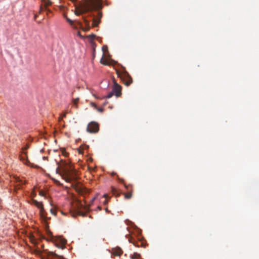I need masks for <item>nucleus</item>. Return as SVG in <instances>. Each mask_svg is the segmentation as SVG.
Returning a JSON list of instances; mask_svg holds the SVG:
<instances>
[{"label":"nucleus","mask_w":259,"mask_h":259,"mask_svg":"<svg viewBox=\"0 0 259 259\" xmlns=\"http://www.w3.org/2000/svg\"><path fill=\"white\" fill-rule=\"evenodd\" d=\"M102 0H84L76 7L74 13L79 16L92 11H98L102 8Z\"/></svg>","instance_id":"obj_1"},{"label":"nucleus","mask_w":259,"mask_h":259,"mask_svg":"<svg viewBox=\"0 0 259 259\" xmlns=\"http://www.w3.org/2000/svg\"><path fill=\"white\" fill-rule=\"evenodd\" d=\"M121 71L116 70V73L123 83L126 86H129L133 82V79L129 73L126 70L125 68L122 66Z\"/></svg>","instance_id":"obj_2"},{"label":"nucleus","mask_w":259,"mask_h":259,"mask_svg":"<svg viewBox=\"0 0 259 259\" xmlns=\"http://www.w3.org/2000/svg\"><path fill=\"white\" fill-rule=\"evenodd\" d=\"M74 171H71L69 169H63L62 170V176L64 180L67 182H71L75 180Z\"/></svg>","instance_id":"obj_3"},{"label":"nucleus","mask_w":259,"mask_h":259,"mask_svg":"<svg viewBox=\"0 0 259 259\" xmlns=\"http://www.w3.org/2000/svg\"><path fill=\"white\" fill-rule=\"evenodd\" d=\"M89 16L93 17V27L98 26L100 23L101 19L102 17V13L101 12H98L97 16H95L94 14H90Z\"/></svg>","instance_id":"obj_4"},{"label":"nucleus","mask_w":259,"mask_h":259,"mask_svg":"<svg viewBox=\"0 0 259 259\" xmlns=\"http://www.w3.org/2000/svg\"><path fill=\"white\" fill-rule=\"evenodd\" d=\"M32 203L36 206L38 208L40 209L39 213L40 215L41 218H44V219H46L45 216V210L43 204L41 202H38L37 200L35 199L32 200Z\"/></svg>","instance_id":"obj_5"},{"label":"nucleus","mask_w":259,"mask_h":259,"mask_svg":"<svg viewBox=\"0 0 259 259\" xmlns=\"http://www.w3.org/2000/svg\"><path fill=\"white\" fill-rule=\"evenodd\" d=\"M32 203L36 206L38 208L40 209L39 213L40 215L41 218H44V219H46L45 216V210L43 204L41 202H38L37 200L35 199L32 200Z\"/></svg>","instance_id":"obj_6"},{"label":"nucleus","mask_w":259,"mask_h":259,"mask_svg":"<svg viewBox=\"0 0 259 259\" xmlns=\"http://www.w3.org/2000/svg\"><path fill=\"white\" fill-rule=\"evenodd\" d=\"M32 203L36 206L38 208L40 209L39 213L40 215L41 218H44V219H46L45 216V210L43 204L41 202H38L37 200L35 199L32 200Z\"/></svg>","instance_id":"obj_7"},{"label":"nucleus","mask_w":259,"mask_h":259,"mask_svg":"<svg viewBox=\"0 0 259 259\" xmlns=\"http://www.w3.org/2000/svg\"><path fill=\"white\" fill-rule=\"evenodd\" d=\"M99 130V124L95 122H91L87 126V131L90 133H96L98 132Z\"/></svg>","instance_id":"obj_8"},{"label":"nucleus","mask_w":259,"mask_h":259,"mask_svg":"<svg viewBox=\"0 0 259 259\" xmlns=\"http://www.w3.org/2000/svg\"><path fill=\"white\" fill-rule=\"evenodd\" d=\"M112 91L117 97H119L121 95V87L114 81Z\"/></svg>","instance_id":"obj_9"},{"label":"nucleus","mask_w":259,"mask_h":259,"mask_svg":"<svg viewBox=\"0 0 259 259\" xmlns=\"http://www.w3.org/2000/svg\"><path fill=\"white\" fill-rule=\"evenodd\" d=\"M128 241L137 247H140L143 244V243L140 241H136L132 237H130L128 238Z\"/></svg>","instance_id":"obj_10"},{"label":"nucleus","mask_w":259,"mask_h":259,"mask_svg":"<svg viewBox=\"0 0 259 259\" xmlns=\"http://www.w3.org/2000/svg\"><path fill=\"white\" fill-rule=\"evenodd\" d=\"M20 160L23 161L24 163H26V161L27 160V154L25 151H23L22 154L20 156Z\"/></svg>","instance_id":"obj_11"},{"label":"nucleus","mask_w":259,"mask_h":259,"mask_svg":"<svg viewBox=\"0 0 259 259\" xmlns=\"http://www.w3.org/2000/svg\"><path fill=\"white\" fill-rule=\"evenodd\" d=\"M122 253V250L118 248H117V249H115L114 251H113V254L114 255H116V256H119V255H120Z\"/></svg>","instance_id":"obj_12"},{"label":"nucleus","mask_w":259,"mask_h":259,"mask_svg":"<svg viewBox=\"0 0 259 259\" xmlns=\"http://www.w3.org/2000/svg\"><path fill=\"white\" fill-rule=\"evenodd\" d=\"M83 21L86 25V26L88 27L87 30H84V31H88L90 29V21L89 20H88L85 17H83Z\"/></svg>","instance_id":"obj_13"},{"label":"nucleus","mask_w":259,"mask_h":259,"mask_svg":"<svg viewBox=\"0 0 259 259\" xmlns=\"http://www.w3.org/2000/svg\"><path fill=\"white\" fill-rule=\"evenodd\" d=\"M132 193H133L132 189H131V190L130 189V191L128 193L124 194V198L125 199H130L132 196Z\"/></svg>","instance_id":"obj_14"},{"label":"nucleus","mask_w":259,"mask_h":259,"mask_svg":"<svg viewBox=\"0 0 259 259\" xmlns=\"http://www.w3.org/2000/svg\"><path fill=\"white\" fill-rule=\"evenodd\" d=\"M100 63L105 65H109L110 64L109 61L107 59L102 58L100 60Z\"/></svg>","instance_id":"obj_15"},{"label":"nucleus","mask_w":259,"mask_h":259,"mask_svg":"<svg viewBox=\"0 0 259 259\" xmlns=\"http://www.w3.org/2000/svg\"><path fill=\"white\" fill-rule=\"evenodd\" d=\"M141 257V255L138 253H134L133 255H131V258L132 259H138Z\"/></svg>","instance_id":"obj_16"},{"label":"nucleus","mask_w":259,"mask_h":259,"mask_svg":"<svg viewBox=\"0 0 259 259\" xmlns=\"http://www.w3.org/2000/svg\"><path fill=\"white\" fill-rule=\"evenodd\" d=\"M78 101H79V98H77L76 99H73L72 100L73 105V106H74L76 108H77V107H78L77 104H78Z\"/></svg>","instance_id":"obj_17"},{"label":"nucleus","mask_w":259,"mask_h":259,"mask_svg":"<svg viewBox=\"0 0 259 259\" xmlns=\"http://www.w3.org/2000/svg\"><path fill=\"white\" fill-rule=\"evenodd\" d=\"M16 181L20 183L19 184L23 185L25 184V183L23 180H21L19 178H17Z\"/></svg>","instance_id":"obj_18"},{"label":"nucleus","mask_w":259,"mask_h":259,"mask_svg":"<svg viewBox=\"0 0 259 259\" xmlns=\"http://www.w3.org/2000/svg\"><path fill=\"white\" fill-rule=\"evenodd\" d=\"M114 93H113V92L112 91V92H111L109 93V94H108L106 96V98H108V99L110 98L111 97H112L113 96V95H114Z\"/></svg>","instance_id":"obj_19"},{"label":"nucleus","mask_w":259,"mask_h":259,"mask_svg":"<svg viewBox=\"0 0 259 259\" xmlns=\"http://www.w3.org/2000/svg\"><path fill=\"white\" fill-rule=\"evenodd\" d=\"M50 212H51L52 214H53L54 215H56L57 214L56 210L55 209H54L53 208H52L51 209Z\"/></svg>","instance_id":"obj_20"},{"label":"nucleus","mask_w":259,"mask_h":259,"mask_svg":"<svg viewBox=\"0 0 259 259\" xmlns=\"http://www.w3.org/2000/svg\"><path fill=\"white\" fill-rule=\"evenodd\" d=\"M66 19L67 20V21L71 25H72L73 24V21H72L70 19L68 18H67L66 17Z\"/></svg>","instance_id":"obj_21"},{"label":"nucleus","mask_w":259,"mask_h":259,"mask_svg":"<svg viewBox=\"0 0 259 259\" xmlns=\"http://www.w3.org/2000/svg\"><path fill=\"white\" fill-rule=\"evenodd\" d=\"M47 232L49 236L50 237H53L52 232L48 229L47 230Z\"/></svg>","instance_id":"obj_22"},{"label":"nucleus","mask_w":259,"mask_h":259,"mask_svg":"<svg viewBox=\"0 0 259 259\" xmlns=\"http://www.w3.org/2000/svg\"><path fill=\"white\" fill-rule=\"evenodd\" d=\"M61 243L62 245H65V244L66 243V240L65 239H61Z\"/></svg>","instance_id":"obj_23"},{"label":"nucleus","mask_w":259,"mask_h":259,"mask_svg":"<svg viewBox=\"0 0 259 259\" xmlns=\"http://www.w3.org/2000/svg\"><path fill=\"white\" fill-rule=\"evenodd\" d=\"M39 195L41 196H45V193L43 191H40L39 192Z\"/></svg>","instance_id":"obj_24"},{"label":"nucleus","mask_w":259,"mask_h":259,"mask_svg":"<svg viewBox=\"0 0 259 259\" xmlns=\"http://www.w3.org/2000/svg\"><path fill=\"white\" fill-rule=\"evenodd\" d=\"M96 35L95 34H91V35H89V37L91 39H94Z\"/></svg>","instance_id":"obj_25"},{"label":"nucleus","mask_w":259,"mask_h":259,"mask_svg":"<svg viewBox=\"0 0 259 259\" xmlns=\"http://www.w3.org/2000/svg\"><path fill=\"white\" fill-rule=\"evenodd\" d=\"M79 206H78V209H81L82 207H83V205L80 202H78Z\"/></svg>","instance_id":"obj_26"},{"label":"nucleus","mask_w":259,"mask_h":259,"mask_svg":"<svg viewBox=\"0 0 259 259\" xmlns=\"http://www.w3.org/2000/svg\"><path fill=\"white\" fill-rule=\"evenodd\" d=\"M78 214L79 215H82V216H84L85 215V212H83L81 211L80 210H78Z\"/></svg>","instance_id":"obj_27"},{"label":"nucleus","mask_w":259,"mask_h":259,"mask_svg":"<svg viewBox=\"0 0 259 259\" xmlns=\"http://www.w3.org/2000/svg\"><path fill=\"white\" fill-rule=\"evenodd\" d=\"M112 191L113 194L114 195H116V192H117V191H116V190L115 188H112Z\"/></svg>","instance_id":"obj_28"},{"label":"nucleus","mask_w":259,"mask_h":259,"mask_svg":"<svg viewBox=\"0 0 259 259\" xmlns=\"http://www.w3.org/2000/svg\"><path fill=\"white\" fill-rule=\"evenodd\" d=\"M96 110H97L100 112H102L103 111V108H98V107L96 109Z\"/></svg>","instance_id":"obj_29"},{"label":"nucleus","mask_w":259,"mask_h":259,"mask_svg":"<svg viewBox=\"0 0 259 259\" xmlns=\"http://www.w3.org/2000/svg\"><path fill=\"white\" fill-rule=\"evenodd\" d=\"M28 146L27 145L25 148H22V150L23 151H24L25 150H26V149H27L28 148Z\"/></svg>","instance_id":"obj_30"},{"label":"nucleus","mask_w":259,"mask_h":259,"mask_svg":"<svg viewBox=\"0 0 259 259\" xmlns=\"http://www.w3.org/2000/svg\"><path fill=\"white\" fill-rule=\"evenodd\" d=\"M93 106L96 109L98 107L95 103H92Z\"/></svg>","instance_id":"obj_31"},{"label":"nucleus","mask_w":259,"mask_h":259,"mask_svg":"<svg viewBox=\"0 0 259 259\" xmlns=\"http://www.w3.org/2000/svg\"><path fill=\"white\" fill-rule=\"evenodd\" d=\"M118 180H119L120 182L123 183V182H124V180H123V179H120V178H118Z\"/></svg>","instance_id":"obj_32"},{"label":"nucleus","mask_w":259,"mask_h":259,"mask_svg":"<svg viewBox=\"0 0 259 259\" xmlns=\"http://www.w3.org/2000/svg\"><path fill=\"white\" fill-rule=\"evenodd\" d=\"M107 46H103V50L104 51H105V50H107Z\"/></svg>","instance_id":"obj_33"},{"label":"nucleus","mask_w":259,"mask_h":259,"mask_svg":"<svg viewBox=\"0 0 259 259\" xmlns=\"http://www.w3.org/2000/svg\"><path fill=\"white\" fill-rule=\"evenodd\" d=\"M56 172H57V174H59V167H58L56 168Z\"/></svg>","instance_id":"obj_34"},{"label":"nucleus","mask_w":259,"mask_h":259,"mask_svg":"<svg viewBox=\"0 0 259 259\" xmlns=\"http://www.w3.org/2000/svg\"><path fill=\"white\" fill-rule=\"evenodd\" d=\"M66 113H64L61 116H62V118H64L66 117Z\"/></svg>","instance_id":"obj_35"},{"label":"nucleus","mask_w":259,"mask_h":259,"mask_svg":"<svg viewBox=\"0 0 259 259\" xmlns=\"http://www.w3.org/2000/svg\"><path fill=\"white\" fill-rule=\"evenodd\" d=\"M111 175L112 176H114V175H116V172H112L111 174Z\"/></svg>","instance_id":"obj_36"},{"label":"nucleus","mask_w":259,"mask_h":259,"mask_svg":"<svg viewBox=\"0 0 259 259\" xmlns=\"http://www.w3.org/2000/svg\"><path fill=\"white\" fill-rule=\"evenodd\" d=\"M63 118L62 117V116H60L59 118V121H60L61 120H62Z\"/></svg>","instance_id":"obj_37"},{"label":"nucleus","mask_w":259,"mask_h":259,"mask_svg":"<svg viewBox=\"0 0 259 259\" xmlns=\"http://www.w3.org/2000/svg\"><path fill=\"white\" fill-rule=\"evenodd\" d=\"M72 2H75L77 0H70Z\"/></svg>","instance_id":"obj_38"},{"label":"nucleus","mask_w":259,"mask_h":259,"mask_svg":"<svg viewBox=\"0 0 259 259\" xmlns=\"http://www.w3.org/2000/svg\"><path fill=\"white\" fill-rule=\"evenodd\" d=\"M125 187L127 189H129V187L128 186H126V185H125Z\"/></svg>","instance_id":"obj_39"},{"label":"nucleus","mask_w":259,"mask_h":259,"mask_svg":"<svg viewBox=\"0 0 259 259\" xmlns=\"http://www.w3.org/2000/svg\"><path fill=\"white\" fill-rule=\"evenodd\" d=\"M107 102H105V103H104L103 105H104V106H105V105L107 104Z\"/></svg>","instance_id":"obj_40"},{"label":"nucleus","mask_w":259,"mask_h":259,"mask_svg":"<svg viewBox=\"0 0 259 259\" xmlns=\"http://www.w3.org/2000/svg\"><path fill=\"white\" fill-rule=\"evenodd\" d=\"M98 208V209H99V210H101V207L99 206Z\"/></svg>","instance_id":"obj_41"},{"label":"nucleus","mask_w":259,"mask_h":259,"mask_svg":"<svg viewBox=\"0 0 259 259\" xmlns=\"http://www.w3.org/2000/svg\"><path fill=\"white\" fill-rule=\"evenodd\" d=\"M107 194H105V195H104V197H107Z\"/></svg>","instance_id":"obj_42"},{"label":"nucleus","mask_w":259,"mask_h":259,"mask_svg":"<svg viewBox=\"0 0 259 259\" xmlns=\"http://www.w3.org/2000/svg\"><path fill=\"white\" fill-rule=\"evenodd\" d=\"M105 210H106V212H108V208H105Z\"/></svg>","instance_id":"obj_43"},{"label":"nucleus","mask_w":259,"mask_h":259,"mask_svg":"<svg viewBox=\"0 0 259 259\" xmlns=\"http://www.w3.org/2000/svg\"><path fill=\"white\" fill-rule=\"evenodd\" d=\"M78 24L79 25H81V24L79 22H77Z\"/></svg>","instance_id":"obj_44"},{"label":"nucleus","mask_w":259,"mask_h":259,"mask_svg":"<svg viewBox=\"0 0 259 259\" xmlns=\"http://www.w3.org/2000/svg\"><path fill=\"white\" fill-rule=\"evenodd\" d=\"M107 203V201L105 200V202H104V203Z\"/></svg>","instance_id":"obj_45"},{"label":"nucleus","mask_w":259,"mask_h":259,"mask_svg":"<svg viewBox=\"0 0 259 259\" xmlns=\"http://www.w3.org/2000/svg\"><path fill=\"white\" fill-rule=\"evenodd\" d=\"M79 153H82L80 151H79Z\"/></svg>","instance_id":"obj_46"},{"label":"nucleus","mask_w":259,"mask_h":259,"mask_svg":"<svg viewBox=\"0 0 259 259\" xmlns=\"http://www.w3.org/2000/svg\"><path fill=\"white\" fill-rule=\"evenodd\" d=\"M44 159H46V157H44L43 158Z\"/></svg>","instance_id":"obj_47"}]
</instances>
